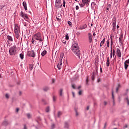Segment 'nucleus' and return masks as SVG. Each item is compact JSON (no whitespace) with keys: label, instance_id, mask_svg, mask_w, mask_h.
<instances>
[{"label":"nucleus","instance_id":"f257e3e1","mask_svg":"<svg viewBox=\"0 0 129 129\" xmlns=\"http://www.w3.org/2000/svg\"><path fill=\"white\" fill-rule=\"evenodd\" d=\"M73 49H72L73 52L77 56V58L79 60H81L80 58V50H79V46H78V43H74L73 44Z\"/></svg>","mask_w":129,"mask_h":129},{"label":"nucleus","instance_id":"f03ea898","mask_svg":"<svg viewBox=\"0 0 129 129\" xmlns=\"http://www.w3.org/2000/svg\"><path fill=\"white\" fill-rule=\"evenodd\" d=\"M34 39L36 40V41H39L40 44H41L42 45H43L44 42H43V36H42V34L40 32H38L36 34H35L33 35Z\"/></svg>","mask_w":129,"mask_h":129},{"label":"nucleus","instance_id":"7ed1b4c3","mask_svg":"<svg viewBox=\"0 0 129 129\" xmlns=\"http://www.w3.org/2000/svg\"><path fill=\"white\" fill-rule=\"evenodd\" d=\"M17 53V46L16 45H14L13 46H12L9 49V54L11 56H15L16 55V53Z\"/></svg>","mask_w":129,"mask_h":129},{"label":"nucleus","instance_id":"20e7f679","mask_svg":"<svg viewBox=\"0 0 129 129\" xmlns=\"http://www.w3.org/2000/svg\"><path fill=\"white\" fill-rule=\"evenodd\" d=\"M63 57H64V53H62L60 55L59 57V62L57 64V68H58V70H60L62 66V59H63Z\"/></svg>","mask_w":129,"mask_h":129},{"label":"nucleus","instance_id":"39448f33","mask_svg":"<svg viewBox=\"0 0 129 129\" xmlns=\"http://www.w3.org/2000/svg\"><path fill=\"white\" fill-rule=\"evenodd\" d=\"M112 32H115V30L116 29V18L114 17L112 20Z\"/></svg>","mask_w":129,"mask_h":129},{"label":"nucleus","instance_id":"423d86ee","mask_svg":"<svg viewBox=\"0 0 129 129\" xmlns=\"http://www.w3.org/2000/svg\"><path fill=\"white\" fill-rule=\"evenodd\" d=\"M27 55L29 57H33V58H35V57H36V53H35V51H34V50L28 51Z\"/></svg>","mask_w":129,"mask_h":129},{"label":"nucleus","instance_id":"0eeeda50","mask_svg":"<svg viewBox=\"0 0 129 129\" xmlns=\"http://www.w3.org/2000/svg\"><path fill=\"white\" fill-rule=\"evenodd\" d=\"M14 33L15 34V37L17 39L20 38V33H21V30H14Z\"/></svg>","mask_w":129,"mask_h":129},{"label":"nucleus","instance_id":"6e6552de","mask_svg":"<svg viewBox=\"0 0 129 129\" xmlns=\"http://www.w3.org/2000/svg\"><path fill=\"white\" fill-rule=\"evenodd\" d=\"M14 31H21V28L18 24L16 23L14 24Z\"/></svg>","mask_w":129,"mask_h":129},{"label":"nucleus","instance_id":"1a4fd4ad","mask_svg":"<svg viewBox=\"0 0 129 129\" xmlns=\"http://www.w3.org/2000/svg\"><path fill=\"white\" fill-rule=\"evenodd\" d=\"M116 54L118 58H120V57H121V52H120L119 48L116 49Z\"/></svg>","mask_w":129,"mask_h":129},{"label":"nucleus","instance_id":"9d476101","mask_svg":"<svg viewBox=\"0 0 129 129\" xmlns=\"http://www.w3.org/2000/svg\"><path fill=\"white\" fill-rule=\"evenodd\" d=\"M88 39L89 43H92V34L91 33H88Z\"/></svg>","mask_w":129,"mask_h":129},{"label":"nucleus","instance_id":"9b49d317","mask_svg":"<svg viewBox=\"0 0 129 129\" xmlns=\"http://www.w3.org/2000/svg\"><path fill=\"white\" fill-rule=\"evenodd\" d=\"M55 7L59 9V8H62V4H61V2H55Z\"/></svg>","mask_w":129,"mask_h":129},{"label":"nucleus","instance_id":"f8f14e48","mask_svg":"<svg viewBox=\"0 0 129 129\" xmlns=\"http://www.w3.org/2000/svg\"><path fill=\"white\" fill-rule=\"evenodd\" d=\"M87 28V25L86 24H84L83 25L80 26L78 29L79 30H85V29H86Z\"/></svg>","mask_w":129,"mask_h":129},{"label":"nucleus","instance_id":"ddd939ff","mask_svg":"<svg viewBox=\"0 0 129 129\" xmlns=\"http://www.w3.org/2000/svg\"><path fill=\"white\" fill-rule=\"evenodd\" d=\"M7 38L8 39V40L7 41V42H8V44H10V43L9 42V41H10L11 42H13L14 41L13 40V37L11 36L7 35Z\"/></svg>","mask_w":129,"mask_h":129},{"label":"nucleus","instance_id":"4468645a","mask_svg":"<svg viewBox=\"0 0 129 129\" xmlns=\"http://www.w3.org/2000/svg\"><path fill=\"white\" fill-rule=\"evenodd\" d=\"M82 3L84 5L88 6L89 4V1L88 0H82Z\"/></svg>","mask_w":129,"mask_h":129},{"label":"nucleus","instance_id":"2eb2a0df","mask_svg":"<svg viewBox=\"0 0 129 129\" xmlns=\"http://www.w3.org/2000/svg\"><path fill=\"white\" fill-rule=\"evenodd\" d=\"M123 38V35L122 34H121L119 38V42L120 43V44H123V42H122Z\"/></svg>","mask_w":129,"mask_h":129},{"label":"nucleus","instance_id":"dca6fc26","mask_svg":"<svg viewBox=\"0 0 129 129\" xmlns=\"http://www.w3.org/2000/svg\"><path fill=\"white\" fill-rule=\"evenodd\" d=\"M23 6L24 7L25 11H27V10H28V8L27 7V3H26V2H23Z\"/></svg>","mask_w":129,"mask_h":129},{"label":"nucleus","instance_id":"f3484780","mask_svg":"<svg viewBox=\"0 0 129 129\" xmlns=\"http://www.w3.org/2000/svg\"><path fill=\"white\" fill-rule=\"evenodd\" d=\"M43 90L44 91L47 92L48 90H50V88L48 86H45L43 87Z\"/></svg>","mask_w":129,"mask_h":129},{"label":"nucleus","instance_id":"a211bd4d","mask_svg":"<svg viewBox=\"0 0 129 129\" xmlns=\"http://www.w3.org/2000/svg\"><path fill=\"white\" fill-rule=\"evenodd\" d=\"M64 128H69V123L68 122H65Z\"/></svg>","mask_w":129,"mask_h":129},{"label":"nucleus","instance_id":"6ab92c4d","mask_svg":"<svg viewBox=\"0 0 129 129\" xmlns=\"http://www.w3.org/2000/svg\"><path fill=\"white\" fill-rule=\"evenodd\" d=\"M110 62H109V57L107 58L106 66L107 67H109Z\"/></svg>","mask_w":129,"mask_h":129},{"label":"nucleus","instance_id":"aec40b11","mask_svg":"<svg viewBox=\"0 0 129 129\" xmlns=\"http://www.w3.org/2000/svg\"><path fill=\"white\" fill-rule=\"evenodd\" d=\"M46 54H47V51L46 50H44L41 52V56L42 57H44V56H45V55H46Z\"/></svg>","mask_w":129,"mask_h":129},{"label":"nucleus","instance_id":"412c9836","mask_svg":"<svg viewBox=\"0 0 129 129\" xmlns=\"http://www.w3.org/2000/svg\"><path fill=\"white\" fill-rule=\"evenodd\" d=\"M110 7H111V5L110 4H108V6L107 7V8L106 9V12L107 13L108 11H109V9H110Z\"/></svg>","mask_w":129,"mask_h":129},{"label":"nucleus","instance_id":"4be33fe9","mask_svg":"<svg viewBox=\"0 0 129 129\" xmlns=\"http://www.w3.org/2000/svg\"><path fill=\"white\" fill-rule=\"evenodd\" d=\"M121 87L120 84H118L117 87L116 88V92L117 93L118 92V89Z\"/></svg>","mask_w":129,"mask_h":129},{"label":"nucleus","instance_id":"5701e85b","mask_svg":"<svg viewBox=\"0 0 129 129\" xmlns=\"http://www.w3.org/2000/svg\"><path fill=\"white\" fill-rule=\"evenodd\" d=\"M2 124H3V125L6 126L7 124H9V122H8V121H4L2 123Z\"/></svg>","mask_w":129,"mask_h":129},{"label":"nucleus","instance_id":"b1692460","mask_svg":"<svg viewBox=\"0 0 129 129\" xmlns=\"http://www.w3.org/2000/svg\"><path fill=\"white\" fill-rule=\"evenodd\" d=\"M29 68L30 71L33 70V69L34 68V66L32 64H29Z\"/></svg>","mask_w":129,"mask_h":129},{"label":"nucleus","instance_id":"393cba45","mask_svg":"<svg viewBox=\"0 0 129 129\" xmlns=\"http://www.w3.org/2000/svg\"><path fill=\"white\" fill-rule=\"evenodd\" d=\"M112 96L113 99V105H115V103L114 102V96H113V92L112 93Z\"/></svg>","mask_w":129,"mask_h":129},{"label":"nucleus","instance_id":"a878e982","mask_svg":"<svg viewBox=\"0 0 129 129\" xmlns=\"http://www.w3.org/2000/svg\"><path fill=\"white\" fill-rule=\"evenodd\" d=\"M91 6L92 8H94L96 6V3L95 2H92Z\"/></svg>","mask_w":129,"mask_h":129},{"label":"nucleus","instance_id":"bb28decb","mask_svg":"<svg viewBox=\"0 0 129 129\" xmlns=\"http://www.w3.org/2000/svg\"><path fill=\"white\" fill-rule=\"evenodd\" d=\"M25 15H26V14L24 13L23 12H21L20 16H21L22 18H25Z\"/></svg>","mask_w":129,"mask_h":129},{"label":"nucleus","instance_id":"cd10ccee","mask_svg":"<svg viewBox=\"0 0 129 129\" xmlns=\"http://www.w3.org/2000/svg\"><path fill=\"white\" fill-rule=\"evenodd\" d=\"M61 115H62V112L58 111V113H57L58 117H60V116H61Z\"/></svg>","mask_w":129,"mask_h":129},{"label":"nucleus","instance_id":"c85d7f7f","mask_svg":"<svg viewBox=\"0 0 129 129\" xmlns=\"http://www.w3.org/2000/svg\"><path fill=\"white\" fill-rule=\"evenodd\" d=\"M62 92H63V89H60L59 90V95H60V96H62Z\"/></svg>","mask_w":129,"mask_h":129},{"label":"nucleus","instance_id":"c756f323","mask_svg":"<svg viewBox=\"0 0 129 129\" xmlns=\"http://www.w3.org/2000/svg\"><path fill=\"white\" fill-rule=\"evenodd\" d=\"M112 44H113V42H111V44H110V49H111V50H110V52H111V53H110V54H112Z\"/></svg>","mask_w":129,"mask_h":129},{"label":"nucleus","instance_id":"7c9ffc66","mask_svg":"<svg viewBox=\"0 0 129 129\" xmlns=\"http://www.w3.org/2000/svg\"><path fill=\"white\" fill-rule=\"evenodd\" d=\"M124 69H125V70H126L127 69V67H128V64L125 63V62H124Z\"/></svg>","mask_w":129,"mask_h":129},{"label":"nucleus","instance_id":"2f4dec72","mask_svg":"<svg viewBox=\"0 0 129 129\" xmlns=\"http://www.w3.org/2000/svg\"><path fill=\"white\" fill-rule=\"evenodd\" d=\"M95 79V74L93 73L92 76V80H94Z\"/></svg>","mask_w":129,"mask_h":129},{"label":"nucleus","instance_id":"473e14b6","mask_svg":"<svg viewBox=\"0 0 129 129\" xmlns=\"http://www.w3.org/2000/svg\"><path fill=\"white\" fill-rule=\"evenodd\" d=\"M45 111L46 112H49L50 111V107H46L45 109Z\"/></svg>","mask_w":129,"mask_h":129},{"label":"nucleus","instance_id":"72a5a7b5","mask_svg":"<svg viewBox=\"0 0 129 129\" xmlns=\"http://www.w3.org/2000/svg\"><path fill=\"white\" fill-rule=\"evenodd\" d=\"M20 57L21 59H22V60H23V59H24V54H23V53L20 54Z\"/></svg>","mask_w":129,"mask_h":129},{"label":"nucleus","instance_id":"f704fd0d","mask_svg":"<svg viewBox=\"0 0 129 129\" xmlns=\"http://www.w3.org/2000/svg\"><path fill=\"white\" fill-rule=\"evenodd\" d=\"M66 39L67 41H68V40H69V36L68 35V33H67L66 35Z\"/></svg>","mask_w":129,"mask_h":129},{"label":"nucleus","instance_id":"c9c22d12","mask_svg":"<svg viewBox=\"0 0 129 129\" xmlns=\"http://www.w3.org/2000/svg\"><path fill=\"white\" fill-rule=\"evenodd\" d=\"M5 97L7 99H9L10 98V95H9V94H6L5 95Z\"/></svg>","mask_w":129,"mask_h":129},{"label":"nucleus","instance_id":"e433bc0d","mask_svg":"<svg viewBox=\"0 0 129 129\" xmlns=\"http://www.w3.org/2000/svg\"><path fill=\"white\" fill-rule=\"evenodd\" d=\"M65 5H66V1L65 0H63L62 6L65 8Z\"/></svg>","mask_w":129,"mask_h":129},{"label":"nucleus","instance_id":"4c0bfd02","mask_svg":"<svg viewBox=\"0 0 129 129\" xmlns=\"http://www.w3.org/2000/svg\"><path fill=\"white\" fill-rule=\"evenodd\" d=\"M4 8H5V5H0V11H1V10H3V9H4Z\"/></svg>","mask_w":129,"mask_h":129},{"label":"nucleus","instance_id":"58836bf2","mask_svg":"<svg viewBox=\"0 0 129 129\" xmlns=\"http://www.w3.org/2000/svg\"><path fill=\"white\" fill-rule=\"evenodd\" d=\"M105 42V38H104L102 41L101 42V44H102V45H103V44H104Z\"/></svg>","mask_w":129,"mask_h":129},{"label":"nucleus","instance_id":"ea45409f","mask_svg":"<svg viewBox=\"0 0 129 129\" xmlns=\"http://www.w3.org/2000/svg\"><path fill=\"white\" fill-rule=\"evenodd\" d=\"M112 55L113 57H114V55H115V50L114 49L113 50V52H112Z\"/></svg>","mask_w":129,"mask_h":129},{"label":"nucleus","instance_id":"a19ab883","mask_svg":"<svg viewBox=\"0 0 129 129\" xmlns=\"http://www.w3.org/2000/svg\"><path fill=\"white\" fill-rule=\"evenodd\" d=\"M61 42H62L63 44H66V43H67L66 40H64V39H63V38L61 39Z\"/></svg>","mask_w":129,"mask_h":129},{"label":"nucleus","instance_id":"79ce46f5","mask_svg":"<svg viewBox=\"0 0 129 129\" xmlns=\"http://www.w3.org/2000/svg\"><path fill=\"white\" fill-rule=\"evenodd\" d=\"M35 40H36V39H34V36H33L32 38V44H34V43H35Z\"/></svg>","mask_w":129,"mask_h":129},{"label":"nucleus","instance_id":"37998d69","mask_svg":"<svg viewBox=\"0 0 129 129\" xmlns=\"http://www.w3.org/2000/svg\"><path fill=\"white\" fill-rule=\"evenodd\" d=\"M107 47H109V40H107Z\"/></svg>","mask_w":129,"mask_h":129},{"label":"nucleus","instance_id":"c03bdc74","mask_svg":"<svg viewBox=\"0 0 129 129\" xmlns=\"http://www.w3.org/2000/svg\"><path fill=\"white\" fill-rule=\"evenodd\" d=\"M55 128V124H52L51 125V129Z\"/></svg>","mask_w":129,"mask_h":129},{"label":"nucleus","instance_id":"a18cd8bd","mask_svg":"<svg viewBox=\"0 0 129 129\" xmlns=\"http://www.w3.org/2000/svg\"><path fill=\"white\" fill-rule=\"evenodd\" d=\"M27 116L28 118H30L31 117V114L29 113L27 114Z\"/></svg>","mask_w":129,"mask_h":129},{"label":"nucleus","instance_id":"49530a36","mask_svg":"<svg viewBox=\"0 0 129 129\" xmlns=\"http://www.w3.org/2000/svg\"><path fill=\"white\" fill-rule=\"evenodd\" d=\"M56 20H57V21H58V22H60L61 21V18L59 17H56Z\"/></svg>","mask_w":129,"mask_h":129},{"label":"nucleus","instance_id":"de8ad7c7","mask_svg":"<svg viewBox=\"0 0 129 129\" xmlns=\"http://www.w3.org/2000/svg\"><path fill=\"white\" fill-rule=\"evenodd\" d=\"M86 81V85H88V78H87Z\"/></svg>","mask_w":129,"mask_h":129},{"label":"nucleus","instance_id":"09e8293b","mask_svg":"<svg viewBox=\"0 0 129 129\" xmlns=\"http://www.w3.org/2000/svg\"><path fill=\"white\" fill-rule=\"evenodd\" d=\"M68 25H69V26H72V23L70 21H68Z\"/></svg>","mask_w":129,"mask_h":129},{"label":"nucleus","instance_id":"8fccbe9b","mask_svg":"<svg viewBox=\"0 0 129 129\" xmlns=\"http://www.w3.org/2000/svg\"><path fill=\"white\" fill-rule=\"evenodd\" d=\"M124 63H125V64H129V59L125 60Z\"/></svg>","mask_w":129,"mask_h":129},{"label":"nucleus","instance_id":"3c124183","mask_svg":"<svg viewBox=\"0 0 129 129\" xmlns=\"http://www.w3.org/2000/svg\"><path fill=\"white\" fill-rule=\"evenodd\" d=\"M53 101H56V97L55 96H53Z\"/></svg>","mask_w":129,"mask_h":129},{"label":"nucleus","instance_id":"603ef678","mask_svg":"<svg viewBox=\"0 0 129 129\" xmlns=\"http://www.w3.org/2000/svg\"><path fill=\"white\" fill-rule=\"evenodd\" d=\"M72 88H73L74 89H76V88H75V85H74V84H73V85H72Z\"/></svg>","mask_w":129,"mask_h":129},{"label":"nucleus","instance_id":"864d4df0","mask_svg":"<svg viewBox=\"0 0 129 129\" xmlns=\"http://www.w3.org/2000/svg\"><path fill=\"white\" fill-rule=\"evenodd\" d=\"M79 95H81V94H82V91L80 90L79 93Z\"/></svg>","mask_w":129,"mask_h":129},{"label":"nucleus","instance_id":"5fc2aeb1","mask_svg":"<svg viewBox=\"0 0 129 129\" xmlns=\"http://www.w3.org/2000/svg\"><path fill=\"white\" fill-rule=\"evenodd\" d=\"M110 39H111V43H112V34L110 36Z\"/></svg>","mask_w":129,"mask_h":129},{"label":"nucleus","instance_id":"6e6d98bb","mask_svg":"<svg viewBox=\"0 0 129 129\" xmlns=\"http://www.w3.org/2000/svg\"><path fill=\"white\" fill-rule=\"evenodd\" d=\"M76 10H79V6H76Z\"/></svg>","mask_w":129,"mask_h":129},{"label":"nucleus","instance_id":"4d7b16f0","mask_svg":"<svg viewBox=\"0 0 129 129\" xmlns=\"http://www.w3.org/2000/svg\"><path fill=\"white\" fill-rule=\"evenodd\" d=\"M24 18H26V19H29V17H28L27 14H25V15H24Z\"/></svg>","mask_w":129,"mask_h":129},{"label":"nucleus","instance_id":"13d9d810","mask_svg":"<svg viewBox=\"0 0 129 129\" xmlns=\"http://www.w3.org/2000/svg\"><path fill=\"white\" fill-rule=\"evenodd\" d=\"M72 94H73V97H75V93H74V92H72Z\"/></svg>","mask_w":129,"mask_h":129},{"label":"nucleus","instance_id":"bf43d9fd","mask_svg":"<svg viewBox=\"0 0 129 129\" xmlns=\"http://www.w3.org/2000/svg\"><path fill=\"white\" fill-rule=\"evenodd\" d=\"M100 71L101 73H102V68H101V66H100Z\"/></svg>","mask_w":129,"mask_h":129},{"label":"nucleus","instance_id":"052dcab7","mask_svg":"<svg viewBox=\"0 0 129 129\" xmlns=\"http://www.w3.org/2000/svg\"><path fill=\"white\" fill-rule=\"evenodd\" d=\"M80 5V6H81V8H83V7H84V6H85V5H84L83 4H79Z\"/></svg>","mask_w":129,"mask_h":129},{"label":"nucleus","instance_id":"680f3d73","mask_svg":"<svg viewBox=\"0 0 129 129\" xmlns=\"http://www.w3.org/2000/svg\"><path fill=\"white\" fill-rule=\"evenodd\" d=\"M52 83H55V79H52Z\"/></svg>","mask_w":129,"mask_h":129},{"label":"nucleus","instance_id":"e2e57ef3","mask_svg":"<svg viewBox=\"0 0 129 129\" xmlns=\"http://www.w3.org/2000/svg\"><path fill=\"white\" fill-rule=\"evenodd\" d=\"M106 127V123H105L103 129H105Z\"/></svg>","mask_w":129,"mask_h":129},{"label":"nucleus","instance_id":"0e129e2a","mask_svg":"<svg viewBox=\"0 0 129 129\" xmlns=\"http://www.w3.org/2000/svg\"><path fill=\"white\" fill-rule=\"evenodd\" d=\"M126 100L127 102V105H129V101H128V99L127 98H126Z\"/></svg>","mask_w":129,"mask_h":129},{"label":"nucleus","instance_id":"69168bd1","mask_svg":"<svg viewBox=\"0 0 129 129\" xmlns=\"http://www.w3.org/2000/svg\"><path fill=\"white\" fill-rule=\"evenodd\" d=\"M127 127V125L125 124V125L123 127V128H126Z\"/></svg>","mask_w":129,"mask_h":129},{"label":"nucleus","instance_id":"338daca9","mask_svg":"<svg viewBox=\"0 0 129 129\" xmlns=\"http://www.w3.org/2000/svg\"><path fill=\"white\" fill-rule=\"evenodd\" d=\"M87 110H89V106L87 107Z\"/></svg>","mask_w":129,"mask_h":129},{"label":"nucleus","instance_id":"774afa93","mask_svg":"<svg viewBox=\"0 0 129 129\" xmlns=\"http://www.w3.org/2000/svg\"><path fill=\"white\" fill-rule=\"evenodd\" d=\"M24 129H28L27 126H26V125H24Z\"/></svg>","mask_w":129,"mask_h":129}]
</instances>
